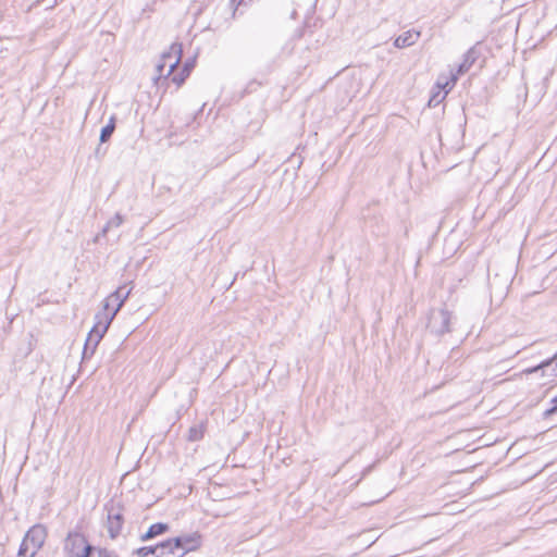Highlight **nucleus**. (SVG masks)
<instances>
[{"mask_svg":"<svg viewBox=\"0 0 557 557\" xmlns=\"http://www.w3.org/2000/svg\"><path fill=\"white\" fill-rule=\"evenodd\" d=\"M135 554L138 557H147L149 555H154L157 557V546L156 547H140L135 550Z\"/></svg>","mask_w":557,"mask_h":557,"instance_id":"nucleus-16","label":"nucleus"},{"mask_svg":"<svg viewBox=\"0 0 557 557\" xmlns=\"http://www.w3.org/2000/svg\"><path fill=\"white\" fill-rule=\"evenodd\" d=\"M469 67H470V64L466 60L462 64L459 65L456 75L458 76V75L466 73L469 70Z\"/></svg>","mask_w":557,"mask_h":557,"instance_id":"nucleus-19","label":"nucleus"},{"mask_svg":"<svg viewBox=\"0 0 557 557\" xmlns=\"http://www.w3.org/2000/svg\"><path fill=\"white\" fill-rule=\"evenodd\" d=\"M537 364L539 363L530 362L528 358H524V368L530 367V366H537Z\"/></svg>","mask_w":557,"mask_h":557,"instance_id":"nucleus-21","label":"nucleus"},{"mask_svg":"<svg viewBox=\"0 0 557 557\" xmlns=\"http://www.w3.org/2000/svg\"><path fill=\"white\" fill-rule=\"evenodd\" d=\"M133 286L131 283L119 286L103 301V311L97 315L98 321L89 333V338L95 337L98 343L108 331L114 317L131 295Z\"/></svg>","mask_w":557,"mask_h":557,"instance_id":"nucleus-1","label":"nucleus"},{"mask_svg":"<svg viewBox=\"0 0 557 557\" xmlns=\"http://www.w3.org/2000/svg\"><path fill=\"white\" fill-rule=\"evenodd\" d=\"M123 524V518L120 511H110L108 515V531L110 533V536L113 539L115 537Z\"/></svg>","mask_w":557,"mask_h":557,"instance_id":"nucleus-10","label":"nucleus"},{"mask_svg":"<svg viewBox=\"0 0 557 557\" xmlns=\"http://www.w3.org/2000/svg\"><path fill=\"white\" fill-rule=\"evenodd\" d=\"M123 223V218L121 214H115L110 221H108L104 232L112 227H119Z\"/></svg>","mask_w":557,"mask_h":557,"instance_id":"nucleus-18","label":"nucleus"},{"mask_svg":"<svg viewBox=\"0 0 557 557\" xmlns=\"http://www.w3.org/2000/svg\"><path fill=\"white\" fill-rule=\"evenodd\" d=\"M174 543V540H168L159 545H157V557H180L178 548L171 545Z\"/></svg>","mask_w":557,"mask_h":557,"instance_id":"nucleus-12","label":"nucleus"},{"mask_svg":"<svg viewBox=\"0 0 557 557\" xmlns=\"http://www.w3.org/2000/svg\"><path fill=\"white\" fill-rule=\"evenodd\" d=\"M543 429H544V430H547V429H549V425H548V424H545V425L543 426Z\"/></svg>","mask_w":557,"mask_h":557,"instance_id":"nucleus-22","label":"nucleus"},{"mask_svg":"<svg viewBox=\"0 0 557 557\" xmlns=\"http://www.w3.org/2000/svg\"><path fill=\"white\" fill-rule=\"evenodd\" d=\"M97 557H117V556L114 555L113 553L108 552V550H99L97 553Z\"/></svg>","mask_w":557,"mask_h":557,"instance_id":"nucleus-20","label":"nucleus"},{"mask_svg":"<svg viewBox=\"0 0 557 557\" xmlns=\"http://www.w3.org/2000/svg\"><path fill=\"white\" fill-rule=\"evenodd\" d=\"M419 36V32H406L395 39L394 46L399 49L410 47L417 42Z\"/></svg>","mask_w":557,"mask_h":557,"instance_id":"nucleus-11","label":"nucleus"},{"mask_svg":"<svg viewBox=\"0 0 557 557\" xmlns=\"http://www.w3.org/2000/svg\"><path fill=\"white\" fill-rule=\"evenodd\" d=\"M541 372V376L549 379L557 376V352L553 357L542 359L537 366H530L524 368V375L529 380L531 376Z\"/></svg>","mask_w":557,"mask_h":557,"instance_id":"nucleus-7","label":"nucleus"},{"mask_svg":"<svg viewBox=\"0 0 557 557\" xmlns=\"http://www.w3.org/2000/svg\"><path fill=\"white\" fill-rule=\"evenodd\" d=\"M457 82V75L455 73L450 74V78H444L443 76H440L437 78V82L434 86V91L432 94V97L430 98L429 106H436L440 102H442L448 92L453 89Z\"/></svg>","mask_w":557,"mask_h":557,"instance_id":"nucleus-8","label":"nucleus"},{"mask_svg":"<svg viewBox=\"0 0 557 557\" xmlns=\"http://www.w3.org/2000/svg\"><path fill=\"white\" fill-rule=\"evenodd\" d=\"M450 318L446 309H433L429 314L428 327L434 334H444L449 331Z\"/></svg>","mask_w":557,"mask_h":557,"instance_id":"nucleus-6","label":"nucleus"},{"mask_svg":"<svg viewBox=\"0 0 557 557\" xmlns=\"http://www.w3.org/2000/svg\"><path fill=\"white\" fill-rule=\"evenodd\" d=\"M205 428L202 424L191 426L188 432V440L191 442L199 441L203 437Z\"/></svg>","mask_w":557,"mask_h":557,"instance_id":"nucleus-15","label":"nucleus"},{"mask_svg":"<svg viewBox=\"0 0 557 557\" xmlns=\"http://www.w3.org/2000/svg\"><path fill=\"white\" fill-rule=\"evenodd\" d=\"M193 66H194V62H187L184 67V75L180 76V77L174 76L173 82L176 83L177 86H180L184 82L185 77L189 74Z\"/></svg>","mask_w":557,"mask_h":557,"instance_id":"nucleus-17","label":"nucleus"},{"mask_svg":"<svg viewBox=\"0 0 557 557\" xmlns=\"http://www.w3.org/2000/svg\"><path fill=\"white\" fill-rule=\"evenodd\" d=\"M64 549L69 557H94L92 547L79 533H70L65 540Z\"/></svg>","mask_w":557,"mask_h":557,"instance_id":"nucleus-4","label":"nucleus"},{"mask_svg":"<svg viewBox=\"0 0 557 557\" xmlns=\"http://www.w3.org/2000/svg\"><path fill=\"white\" fill-rule=\"evenodd\" d=\"M182 57V45L173 44L169 51L164 52L161 62L157 65V71L160 76H169L180 63Z\"/></svg>","mask_w":557,"mask_h":557,"instance_id":"nucleus-5","label":"nucleus"},{"mask_svg":"<svg viewBox=\"0 0 557 557\" xmlns=\"http://www.w3.org/2000/svg\"><path fill=\"white\" fill-rule=\"evenodd\" d=\"M548 382L549 380L547 379L545 382L540 384L536 391L529 393V403L524 406V420L528 419L529 423L532 421H545L557 416V395L550 399V406H541L542 401L550 391L549 387H546Z\"/></svg>","mask_w":557,"mask_h":557,"instance_id":"nucleus-2","label":"nucleus"},{"mask_svg":"<svg viewBox=\"0 0 557 557\" xmlns=\"http://www.w3.org/2000/svg\"><path fill=\"white\" fill-rule=\"evenodd\" d=\"M169 527L168 524L165 523H156V524H152L149 530L144 534L141 535V540L143 541H147L149 539H152L159 534H162L164 533L165 531H168Z\"/></svg>","mask_w":557,"mask_h":557,"instance_id":"nucleus-13","label":"nucleus"},{"mask_svg":"<svg viewBox=\"0 0 557 557\" xmlns=\"http://www.w3.org/2000/svg\"><path fill=\"white\" fill-rule=\"evenodd\" d=\"M48 536L47 528L42 524L33 525L24 535L20 549V557H35L42 548Z\"/></svg>","mask_w":557,"mask_h":557,"instance_id":"nucleus-3","label":"nucleus"},{"mask_svg":"<svg viewBox=\"0 0 557 557\" xmlns=\"http://www.w3.org/2000/svg\"><path fill=\"white\" fill-rule=\"evenodd\" d=\"M527 96H528V94H527V91H525V92H524V96H523L524 101L527 100Z\"/></svg>","mask_w":557,"mask_h":557,"instance_id":"nucleus-23","label":"nucleus"},{"mask_svg":"<svg viewBox=\"0 0 557 557\" xmlns=\"http://www.w3.org/2000/svg\"><path fill=\"white\" fill-rule=\"evenodd\" d=\"M199 539L200 537L197 533L187 534L173 539L174 543L172 545L177 547L178 550H182L181 556H183L186 553L196 550L199 547Z\"/></svg>","mask_w":557,"mask_h":557,"instance_id":"nucleus-9","label":"nucleus"},{"mask_svg":"<svg viewBox=\"0 0 557 557\" xmlns=\"http://www.w3.org/2000/svg\"><path fill=\"white\" fill-rule=\"evenodd\" d=\"M114 128H115V117L111 116L108 125H106L101 129L100 141L106 143L110 138V136L113 134Z\"/></svg>","mask_w":557,"mask_h":557,"instance_id":"nucleus-14","label":"nucleus"}]
</instances>
